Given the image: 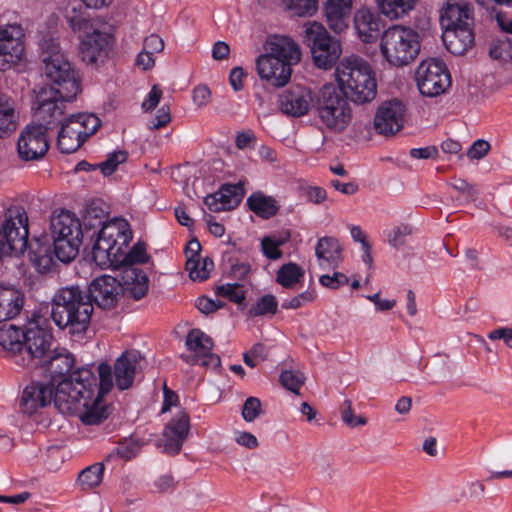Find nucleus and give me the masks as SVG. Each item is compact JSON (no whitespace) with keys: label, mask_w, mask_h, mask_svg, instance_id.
Masks as SVG:
<instances>
[{"label":"nucleus","mask_w":512,"mask_h":512,"mask_svg":"<svg viewBox=\"0 0 512 512\" xmlns=\"http://www.w3.org/2000/svg\"><path fill=\"white\" fill-rule=\"evenodd\" d=\"M49 362L51 373L61 379L55 386L54 405L62 414L77 416L85 425H96L108 417L106 395L113 388L111 366L101 363L94 371L90 367L72 370L70 354H58L41 360Z\"/></svg>","instance_id":"obj_1"},{"label":"nucleus","mask_w":512,"mask_h":512,"mask_svg":"<svg viewBox=\"0 0 512 512\" xmlns=\"http://www.w3.org/2000/svg\"><path fill=\"white\" fill-rule=\"evenodd\" d=\"M88 294L79 286L59 289L52 298L51 317L60 329L69 334H84L93 313L92 300L101 308H111L122 292L121 283L113 276L102 275L89 285Z\"/></svg>","instance_id":"obj_2"},{"label":"nucleus","mask_w":512,"mask_h":512,"mask_svg":"<svg viewBox=\"0 0 512 512\" xmlns=\"http://www.w3.org/2000/svg\"><path fill=\"white\" fill-rule=\"evenodd\" d=\"M43 49L47 53L43 59L45 74L57 88L42 87L37 93L36 103L38 116L46 123H53L63 114L66 103L75 99L80 92V82L71 63L54 39L45 41Z\"/></svg>","instance_id":"obj_3"},{"label":"nucleus","mask_w":512,"mask_h":512,"mask_svg":"<svg viewBox=\"0 0 512 512\" xmlns=\"http://www.w3.org/2000/svg\"><path fill=\"white\" fill-rule=\"evenodd\" d=\"M132 237V230L127 220L113 218L102 222L91 235L93 241L91 260L102 269L134 267L136 264L149 262L150 255L147 253L145 243L139 241L127 250Z\"/></svg>","instance_id":"obj_4"},{"label":"nucleus","mask_w":512,"mask_h":512,"mask_svg":"<svg viewBox=\"0 0 512 512\" xmlns=\"http://www.w3.org/2000/svg\"><path fill=\"white\" fill-rule=\"evenodd\" d=\"M66 19L74 32H83L80 39L79 52L81 58L87 64H94L98 60L107 57L112 44L113 35L102 31L92 15L93 9L103 8L106 2H68Z\"/></svg>","instance_id":"obj_5"},{"label":"nucleus","mask_w":512,"mask_h":512,"mask_svg":"<svg viewBox=\"0 0 512 512\" xmlns=\"http://www.w3.org/2000/svg\"><path fill=\"white\" fill-rule=\"evenodd\" d=\"M265 53L256 59L259 77L275 87L285 86L291 78V67L300 61L296 42L283 35H272L265 43Z\"/></svg>","instance_id":"obj_6"},{"label":"nucleus","mask_w":512,"mask_h":512,"mask_svg":"<svg viewBox=\"0 0 512 512\" xmlns=\"http://www.w3.org/2000/svg\"><path fill=\"white\" fill-rule=\"evenodd\" d=\"M439 23L449 52L462 55L473 46L474 18L469 2H445L440 10Z\"/></svg>","instance_id":"obj_7"},{"label":"nucleus","mask_w":512,"mask_h":512,"mask_svg":"<svg viewBox=\"0 0 512 512\" xmlns=\"http://www.w3.org/2000/svg\"><path fill=\"white\" fill-rule=\"evenodd\" d=\"M335 76L339 90L350 94L353 102L364 104L377 94V83L371 66L363 59L351 56L338 63Z\"/></svg>","instance_id":"obj_8"},{"label":"nucleus","mask_w":512,"mask_h":512,"mask_svg":"<svg viewBox=\"0 0 512 512\" xmlns=\"http://www.w3.org/2000/svg\"><path fill=\"white\" fill-rule=\"evenodd\" d=\"M380 51L390 65L395 67L408 65L414 61L420 51L419 35L408 27H389L382 34Z\"/></svg>","instance_id":"obj_9"},{"label":"nucleus","mask_w":512,"mask_h":512,"mask_svg":"<svg viewBox=\"0 0 512 512\" xmlns=\"http://www.w3.org/2000/svg\"><path fill=\"white\" fill-rule=\"evenodd\" d=\"M318 118L332 132H342L352 120V108L347 96L333 84H325L316 100Z\"/></svg>","instance_id":"obj_10"},{"label":"nucleus","mask_w":512,"mask_h":512,"mask_svg":"<svg viewBox=\"0 0 512 512\" xmlns=\"http://www.w3.org/2000/svg\"><path fill=\"white\" fill-rule=\"evenodd\" d=\"M50 227L56 257L63 263L72 261L84 237L79 219L74 213L62 210L52 216Z\"/></svg>","instance_id":"obj_11"},{"label":"nucleus","mask_w":512,"mask_h":512,"mask_svg":"<svg viewBox=\"0 0 512 512\" xmlns=\"http://www.w3.org/2000/svg\"><path fill=\"white\" fill-rule=\"evenodd\" d=\"M65 110L61 115V121L52 128L60 126L57 137V145L62 153L75 152L88 137L94 134L101 126L100 119L92 113H78L65 116Z\"/></svg>","instance_id":"obj_12"},{"label":"nucleus","mask_w":512,"mask_h":512,"mask_svg":"<svg viewBox=\"0 0 512 512\" xmlns=\"http://www.w3.org/2000/svg\"><path fill=\"white\" fill-rule=\"evenodd\" d=\"M28 216L24 209H8L0 227V256L20 255L27 247Z\"/></svg>","instance_id":"obj_13"},{"label":"nucleus","mask_w":512,"mask_h":512,"mask_svg":"<svg viewBox=\"0 0 512 512\" xmlns=\"http://www.w3.org/2000/svg\"><path fill=\"white\" fill-rule=\"evenodd\" d=\"M304 28V41L311 49L315 65L323 69L330 68L340 57L339 42L329 35L322 24L316 21L307 22Z\"/></svg>","instance_id":"obj_14"},{"label":"nucleus","mask_w":512,"mask_h":512,"mask_svg":"<svg viewBox=\"0 0 512 512\" xmlns=\"http://www.w3.org/2000/svg\"><path fill=\"white\" fill-rule=\"evenodd\" d=\"M35 117L39 123L27 125L21 132L17 143L19 157L25 161L37 160L45 155L49 148L46 132L61 121L60 117L53 123H46L38 116V106L35 110Z\"/></svg>","instance_id":"obj_15"},{"label":"nucleus","mask_w":512,"mask_h":512,"mask_svg":"<svg viewBox=\"0 0 512 512\" xmlns=\"http://www.w3.org/2000/svg\"><path fill=\"white\" fill-rule=\"evenodd\" d=\"M419 92L426 97H435L450 86V74L443 61L435 58L423 60L415 71Z\"/></svg>","instance_id":"obj_16"},{"label":"nucleus","mask_w":512,"mask_h":512,"mask_svg":"<svg viewBox=\"0 0 512 512\" xmlns=\"http://www.w3.org/2000/svg\"><path fill=\"white\" fill-rule=\"evenodd\" d=\"M41 317L34 316L25 326L24 354L29 366L33 360L46 358L52 343V333L42 325Z\"/></svg>","instance_id":"obj_17"},{"label":"nucleus","mask_w":512,"mask_h":512,"mask_svg":"<svg viewBox=\"0 0 512 512\" xmlns=\"http://www.w3.org/2000/svg\"><path fill=\"white\" fill-rule=\"evenodd\" d=\"M406 112V106L399 100L383 102L374 116L375 130L381 135H394L404 127Z\"/></svg>","instance_id":"obj_18"},{"label":"nucleus","mask_w":512,"mask_h":512,"mask_svg":"<svg viewBox=\"0 0 512 512\" xmlns=\"http://www.w3.org/2000/svg\"><path fill=\"white\" fill-rule=\"evenodd\" d=\"M186 347L193 353L190 362L208 368H218L220 357L212 352L213 341L200 329H192L186 336Z\"/></svg>","instance_id":"obj_19"},{"label":"nucleus","mask_w":512,"mask_h":512,"mask_svg":"<svg viewBox=\"0 0 512 512\" xmlns=\"http://www.w3.org/2000/svg\"><path fill=\"white\" fill-rule=\"evenodd\" d=\"M55 385L51 382H32L25 386L20 397V409L24 414L33 415L54 402Z\"/></svg>","instance_id":"obj_20"},{"label":"nucleus","mask_w":512,"mask_h":512,"mask_svg":"<svg viewBox=\"0 0 512 512\" xmlns=\"http://www.w3.org/2000/svg\"><path fill=\"white\" fill-rule=\"evenodd\" d=\"M313 101L312 91L298 85L284 90L279 95L278 105L283 114L298 118L308 114Z\"/></svg>","instance_id":"obj_21"},{"label":"nucleus","mask_w":512,"mask_h":512,"mask_svg":"<svg viewBox=\"0 0 512 512\" xmlns=\"http://www.w3.org/2000/svg\"><path fill=\"white\" fill-rule=\"evenodd\" d=\"M142 362L143 358L136 350L126 351L119 356L114 364V372L111 370L113 386L119 390L130 388L142 367Z\"/></svg>","instance_id":"obj_22"},{"label":"nucleus","mask_w":512,"mask_h":512,"mask_svg":"<svg viewBox=\"0 0 512 512\" xmlns=\"http://www.w3.org/2000/svg\"><path fill=\"white\" fill-rule=\"evenodd\" d=\"M24 31L19 24L0 26V56L7 63H16L24 52Z\"/></svg>","instance_id":"obj_23"},{"label":"nucleus","mask_w":512,"mask_h":512,"mask_svg":"<svg viewBox=\"0 0 512 512\" xmlns=\"http://www.w3.org/2000/svg\"><path fill=\"white\" fill-rule=\"evenodd\" d=\"M189 417L186 413L180 412L173 417L165 426L163 431V450L168 454H177L189 432Z\"/></svg>","instance_id":"obj_24"},{"label":"nucleus","mask_w":512,"mask_h":512,"mask_svg":"<svg viewBox=\"0 0 512 512\" xmlns=\"http://www.w3.org/2000/svg\"><path fill=\"white\" fill-rule=\"evenodd\" d=\"M243 198L239 184H223L220 189L204 198V203L212 212H222L235 208Z\"/></svg>","instance_id":"obj_25"},{"label":"nucleus","mask_w":512,"mask_h":512,"mask_svg":"<svg viewBox=\"0 0 512 512\" xmlns=\"http://www.w3.org/2000/svg\"><path fill=\"white\" fill-rule=\"evenodd\" d=\"M25 330L10 325L0 329V346L11 353L15 364L21 367H28L29 361H26L24 354Z\"/></svg>","instance_id":"obj_26"},{"label":"nucleus","mask_w":512,"mask_h":512,"mask_svg":"<svg viewBox=\"0 0 512 512\" xmlns=\"http://www.w3.org/2000/svg\"><path fill=\"white\" fill-rule=\"evenodd\" d=\"M383 23L377 12L362 7L354 15V28L357 36L364 43L375 42L380 34Z\"/></svg>","instance_id":"obj_27"},{"label":"nucleus","mask_w":512,"mask_h":512,"mask_svg":"<svg viewBox=\"0 0 512 512\" xmlns=\"http://www.w3.org/2000/svg\"><path fill=\"white\" fill-rule=\"evenodd\" d=\"M315 255L322 270L336 269L342 262V248L334 237L320 238L315 246Z\"/></svg>","instance_id":"obj_28"},{"label":"nucleus","mask_w":512,"mask_h":512,"mask_svg":"<svg viewBox=\"0 0 512 512\" xmlns=\"http://www.w3.org/2000/svg\"><path fill=\"white\" fill-rule=\"evenodd\" d=\"M122 291L134 300L144 297L148 291L149 279L146 273L136 267H126L122 271Z\"/></svg>","instance_id":"obj_29"},{"label":"nucleus","mask_w":512,"mask_h":512,"mask_svg":"<svg viewBox=\"0 0 512 512\" xmlns=\"http://www.w3.org/2000/svg\"><path fill=\"white\" fill-rule=\"evenodd\" d=\"M324 12L330 29L342 33L349 27L352 2H325Z\"/></svg>","instance_id":"obj_30"},{"label":"nucleus","mask_w":512,"mask_h":512,"mask_svg":"<svg viewBox=\"0 0 512 512\" xmlns=\"http://www.w3.org/2000/svg\"><path fill=\"white\" fill-rule=\"evenodd\" d=\"M24 306V294L11 287L0 288V322L15 318Z\"/></svg>","instance_id":"obj_31"},{"label":"nucleus","mask_w":512,"mask_h":512,"mask_svg":"<svg viewBox=\"0 0 512 512\" xmlns=\"http://www.w3.org/2000/svg\"><path fill=\"white\" fill-rule=\"evenodd\" d=\"M19 112L14 99L0 95V138L13 133L18 125Z\"/></svg>","instance_id":"obj_32"},{"label":"nucleus","mask_w":512,"mask_h":512,"mask_svg":"<svg viewBox=\"0 0 512 512\" xmlns=\"http://www.w3.org/2000/svg\"><path fill=\"white\" fill-rule=\"evenodd\" d=\"M501 31L512 35V2H480Z\"/></svg>","instance_id":"obj_33"},{"label":"nucleus","mask_w":512,"mask_h":512,"mask_svg":"<svg viewBox=\"0 0 512 512\" xmlns=\"http://www.w3.org/2000/svg\"><path fill=\"white\" fill-rule=\"evenodd\" d=\"M246 202L249 209L263 219L273 217L278 211L276 200L262 192L251 194Z\"/></svg>","instance_id":"obj_34"},{"label":"nucleus","mask_w":512,"mask_h":512,"mask_svg":"<svg viewBox=\"0 0 512 512\" xmlns=\"http://www.w3.org/2000/svg\"><path fill=\"white\" fill-rule=\"evenodd\" d=\"M214 268L213 261L208 258H201L200 255H191L188 256V259L186 261V270L189 273V277L193 281H204L206 280L210 272Z\"/></svg>","instance_id":"obj_35"},{"label":"nucleus","mask_w":512,"mask_h":512,"mask_svg":"<svg viewBox=\"0 0 512 512\" xmlns=\"http://www.w3.org/2000/svg\"><path fill=\"white\" fill-rule=\"evenodd\" d=\"M104 465L103 463H95L83 469L78 475L77 482L81 490H90L98 485L103 480Z\"/></svg>","instance_id":"obj_36"},{"label":"nucleus","mask_w":512,"mask_h":512,"mask_svg":"<svg viewBox=\"0 0 512 512\" xmlns=\"http://www.w3.org/2000/svg\"><path fill=\"white\" fill-rule=\"evenodd\" d=\"M406 21L420 31H428L431 27V10L423 2L411 4Z\"/></svg>","instance_id":"obj_37"},{"label":"nucleus","mask_w":512,"mask_h":512,"mask_svg":"<svg viewBox=\"0 0 512 512\" xmlns=\"http://www.w3.org/2000/svg\"><path fill=\"white\" fill-rule=\"evenodd\" d=\"M304 276V270L296 263L283 264L276 274V281L284 288H290Z\"/></svg>","instance_id":"obj_38"},{"label":"nucleus","mask_w":512,"mask_h":512,"mask_svg":"<svg viewBox=\"0 0 512 512\" xmlns=\"http://www.w3.org/2000/svg\"><path fill=\"white\" fill-rule=\"evenodd\" d=\"M379 12L389 20H406L411 4L417 2H377Z\"/></svg>","instance_id":"obj_39"},{"label":"nucleus","mask_w":512,"mask_h":512,"mask_svg":"<svg viewBox=\"0 0 512 512\" xmlns=\"http://www.w3.org/2000/svg\"><path fill=\"white\" fill-rule=\"evenodd\" d=\"M411 227L407 224L394 225L384 230V236L387 243L396 250H401L407 243V238L411 234Z\"/></svg>","instance_id":"obj_40"},{"label":"nucleus","mask_w":512,"mask_h":512,"mask_svg":"<svg viewBox=\"0 0 512 512\" xmlns=\"http://www.w3.org/2000/svg\"><path fill=\"white\" fill-rule=\"evenodd\" d=\"M489 55L496 60L507 61L512 59V39L507 36L493 39L489 48Z\"/></svg>","instance_id":"obj_41"},{"label":"nucleus","mask_w":512,"mask_h":512,"mask_svg":"<svg viewBox=\"0 0 512 512\" xmlns=\"http://www.w3.org/2000/svg\"><path fill=\"white\" fill-rule=\"evenodd\" d=\"M278 302L271 294H266L259 298L257 302L249 308V315L252 317L263 316L266 314H275Z\"/></svg>","instance_id":"obj_42"},{"label":"nucleus","mask_w":512,"mask_h":512,"mask_svg":"<svg viewBox=\"0 0 512 512\" xmlns=\"http://www.w3.org/2000/svg\"><path fill=\"white\" fill-rule=\"evenodd\" d=\"M305 379L304 374L298 370H284L279 378L281 385L294 394H299Z\"/></svg>","instance_id":"obj_43"},{"label":"nucleus","mask_w":512,"mask_h":512,"mask_svg":"<svg viewBox=\"0 0 512 512\" xmlns=\"http://www.w3.org/2000/svg\"><path fill=\"white\" fill-rule=\"evenodd\" d=\"M285 9L295 17H310L318 10V2H285Z\"/></svg>","instance_id":"obj_44"},{"label":"nucleus","mask_w":512,"mask_h":512,"mask_svg":"<svg viewBox=\"0 0 512 512\" xmlns=\"http://www.w3.org/2000/svg\"><path fill=\"white\" fill-rule=\"evenodd\" d=\"M140 450V444L137 440L132 438L126 439L119 443L110 454V456L116 455L123 460H130L135 457Z\"/></svg>","instance_id":"obj_45"},{"label":"nucleus","mask_w":512,"mask_h":512,"mask_svg":"<svg viewBox=\"0 0 512 512\" xmlns=\"http://www.w3.org/2000/svg\"><path fill=\"white\" fill-rule=\"evenodd\" d=\"M127 153L122 150L114 151L107 156V159L101 162L98 166L104 176L111 175L118 167L119 164L127 160Z\"/></svg>","instance_id":"obj_46"},{"label":"nucleus","mask_w":512,"mask_h":512,"mask_svg":"<svg viewBox=\"0 0 512 512\" xmlns=\"http://www.w3.org/2000/svg\"><path fill=\"white\" fill-rule=\"evenodd\" d=\"M218 296L229 299L235 303H242L245 300V293L238 283H227L217 288Z\"/></svg>","instance_id":"obj_47"},{"label":"nucleus","mask_w":512,"mask_h":512,"mask_svg":"<svg viewBox=\"0 0 512 512\" xmlns=\"http://www.w3.org/2000/svg\"><path fill=\"white\" fill-rule=\"evenodd\" d=\"M348 277L341 272H334L333 274H324L319 277V283L328 289L336 290L348 284Z\"/></svg>","instance_id":"obj_48"},{"label":"nucleus","mask_w":512,"mask_h":512,"mask_svg":"<svg viewBox=\"0 0 512 512\" xmlns=\"http://www.w3.org/2000/svg\"><path fill=\"white\" fill-rule=\"evenodd\" d=\"M342 421L349 427L363 426L367 423V420L362 416H356L352 410V403L350 400L344 401V408L341 412Z\"/></svg>","instance_id":"obj_49"},{"label":"nucleus","mask_w":512,"mask_h":512,"mask_svg":"<svg viewBox=\"0 0 512 512\" xmlns=\"http://www.w3.org/2000/svg\"><path fill=\"white\" fill-rule=\"evenodd\" d=\"M261 402L256 397H249L244 402L242 416L246 422L254 421L260 414Z\"/></svg>","instance_id":"obj_50"},{"label":"nucleus","mask_w":512,"mask_h":512,"mask_svg":"<svg viewBox=\"0 0 512 512\" xmlns=\"http://www.w3.org/2000/svg\"><path fill=\"white\" fill-rule=\"evenodd\" d=\"M171 121V111L168 105H162L158 110L151 121L149 128L151 130H157L162 127H165Z\"/></svg>","instance_id":"obj_51"},{"label":"nucleus","mask_w":512,"mask_h":512,"mask_svg":"<svg viewBox=\"0 0 512 512\" xmlns=\"http://www.w3.org/2000/svg\"><path fill=\"white\" fill-rule=\"evenodd\" d=\"M161 97L162 90L157 85H154L141 104L142 110L144 112H150L154 110L159 104Z\"/></svg>","instance_id":"obj_52"},{"label":"nucleus","mask_w":512,"mask_h":512,"mask_svg":"<svg viewBox=\"0 0 512 512\" xmlns=\"http://www.w3.org/2000/svg\"><path fill=\"white\" fill-rule=\"evenodd\" d=\"M490 150V144L482 139H478L473 142L467 151V156L471 160L482 159Z\"/></svg>","instance_id":"obj_53"},{"label":"nucleus","mask_w":512,"mask_h":512,"mask_svg":"<svg viewBox=\"0 0 512 512\" xmlns=\"http://www.w3.org/2000/svg\"><path fill=\"white\" fill-rule=\"evenodd\" d=\"M261 248L263 254L271 260H276L281 258L282 251L280 250V247H278L275 242H272V240L269 237H264L261 240Z\"/></svg>","instance_id":"obj_54"},{"label":"nucleus","mask_w":512,"mask_h":512,"mask_svg":"<svg viewBox=\"0 0 512 512\" xmlns=\"http://www.w3.org/2000/svg\"><path fill=\"white\" fill-rule=\"evenodd\" d=\"M306 200L313 204H321L327 198L326 191L318 186H308L304 190Z\"/></svg>","instance_id":"obj_55"},{"label":"nucleus","mask_w":512,"mask_h":512,"mask_svg":"<svg viewBox=\"0 0 512 512\" xmlns=\"http://www.w3.org/2000/svg\"><path fill=\"white\" fill-rule=\"evenodd\" d=\"M211 91L205 85H199L193 89L192 99L196 106H206L210 100Z\"/></svg>","instance_id":"obj_56"},{"label":"nucleus","mask_w":512,"mask_h":512,"mask_svg":"<svg viewBox=\"0 0 512 512\" xmlns=\"http://www.w3.org/2000/svg\"><path fill=\"white\" fill-rule=\"evenodd\" d=\"M196 307L204 314L212 313L223 307V303L221 301H214L207 297H199L196 300Z\"/></svg>","instance_id":"obj_57"},{"label":"nucleus","mask_w":512,"mask_h":512,"mask_svg":"<svg viewBox=\"0 0 512 512\" xmlns=\"http://www.w3.org/2000/svg\"><path fill=\"white\" fill-rule=\"evenodd\" d=\"M143 50L151 52V54L159 53L164 49V41L156 34H151L145 38Z\"/></svg>","instance_id":"obj_58"},{"label":"nucleus","mask_w":512,"mask_h":512,"mask_svg":"<svg viewBox=\"0 0 512 512\" xmlns=\"http://www.w3.org/2000/svg\"><path fill=\"white\" fill-rule=\"evenodd\" d=\"M251 271V267L246 262H236L230 267L229 274L236 280L245 279Z\"/></svg>","instance_id":"obj_59"},{"label":"nucleus","mask_w":512,"mask_h":512,"mask_svg":"<svg viewBox=\"0 0 512 512\" xmlns=\"http://www.w3.org/2000/svg\"><path fill=\"white\" fill-rule=\"evenodd\" d=\"M490 340H503L504 343L512 348V328H498L488 334Z\"/></svg>","instance_id":"obj_60"},{"label":"nucleus","mask_w":512,"mask_h":512,"mask_svg":"<svg viewBox=\"0 0 512 512\" xmlns=\"http://www.w3.org/2000/svg\"><path fill=\"white\" fill-rule=\"evenodd\" d=\"M246 73L241 67H234L229 74V82L234 91H240L243 88V79Z\"/></svg>","instance_id":"obj_61"},{"label":"nucleus","mask_w":512,"mask_h":512,"mask_svg":"<svg viewBox=\"0 0 512 512\" xmlns=\"http://www.w3.org/2000/svg\"><path fill=\"white\" fill-rule=\"evenodd\" d=\"M255 135L251 131L239 132L235 139L236 147L239 149H245L255 143Z\"/></svg>","instance_id":"obj_62"},{"label":"nucleus","mask_w":512,"mask_h":512,"mask_svg":"<svg viewBox=\"0 0 512 512\" xmlns=\"http://www.w3.org/2000/svg\"><path fill=\"white\" fill-rule=\"evenodd\" d=\"M236 442L246 448L252 449L257 447V438L250 432H238L235 437Z\"/></svg>","instance_id":"obj_63"},{"label":"nucleus","mask_w":512,"mask_h":512,"mask_svg":"<svg viewBox=\"0 0 512 512\" xmlns=\"http://www.w3.org/2000/svg\"><path fill=\"white\" fill-rule=\"evenodd\" d=\"M136 65L142 70H149L155 65L153 54L148 51H141L136 57Z\"/></svg>","instance_id":"obj_64"}]
</instances>
